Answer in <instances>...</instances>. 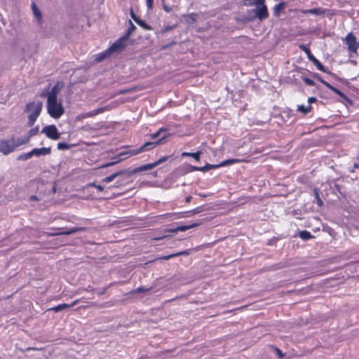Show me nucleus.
Wrapping results in <instances>:
<instances>
[{
    "mask_svg": "<svg viewBox=\"0 0 359 359\" xmlns=\"http://www.w3.org/2000/svg\"><path fill=\"white\" fill-rule=\"evenodd\" d=\"M168 129L165 128H161L158 130L151 135V138L152 140H156L158 137L161 136V138L158 140L153 141V142H147L142 147L136 149H130L126 152H121L118 154V156H122L125 154H128L129 156H135L142 151H149L150 149L154 148L157 144L161 143L164 140L167 138L168 135L166 133Z\"/></svg>",
    "mask_w": 359,
    "mask_h": 359,
    "instance_id": "obj_1",
    "label": "nucleus"
},
{
    "mask_svg": "<svg viewBox=\"0 0 359 359\" xmlns=\"http://www.w3.org/2000/svg\"><path fill=\"white\" fill-rule=\"evenodd\" d=\"M28 142V137H16L14 135L7 139H0V153H2L4 155H8L19 147Z\"/></svg>",
    "mask_w": 359,
    "mask_h": 359,
    "instance_id": "obj_2",
    "label": "nucleus"
},
{
    "mask_svg": "<svg viewBox=\"0 0 359 359\" xmlns=\"http://www.w3.org/2000/svg\"><path fill=\"white\" fill-rule=\"evenodd\" d=\"M43 107L41 101L28 102L25 107V112L29 113L27 125L29 127L34 126L39 116Z\"/></svg>",
    "mask_w": 359,
    "mask_h": 359,
    "instance_id": "obj_3",
    "label": "nucleus"
},
{
    "mask_svg": "<svg viewBox=\"0 0 359 359\" xmlns=\"http://www.w3.org/2000/svg\"><path fill=\"white\" fill-rule=\"evenodd\" d=\"M47 112L50 117L57 119L64 114L65 109L57 100H47Z\"/></svg>",
    "mask_w": 359,
    "mask_h": 359,
    "instance_id": "obj_4",
    "label": "nucleus"
},
{
    "mask_svg": "<svg viewBox=\"0 0 359 359\" xmlns=\"http://www.w3.org/2000/svg\"><path fill=\"white\" fill-rule=\"evenodd\" d=\"M299 48L306 53L309 61L312 62L316 68L323 72L332 74L329 69L323 66L320 62L311 53L310 49L305 45H300Z\"/></svg>",
    "mask_w": 359,
    "mask_h": 359,
    "instance_id": "obj_5",
    "label": "nucleus"
},
{
    "mask_svg": "<svg viewBox=\"0 0 359 359\" xmlns=\"http://www.w3.org/2000/svg\"><path fill=\"white\" fill-rule=\"evenodd\" d=\"M344 43L347 46L348 51L356 53L359 48V43L357 41L355 36L349 32L344 39Z\"/></svg>",
    "mask_w": 359,
    "mask_h": 359,
    "instance_id": "obj_6",
    "label": "nucleus"
},
{
    "mask_svg": "<svg viewBox=\"0 0 359 359\" xmlns=\"http://www.w3.org/2000/svg\"><path fill=\"white\" fill-rule=\"evenodd\" d=\"M41 133H44L47 137L53 140H57L60 137L58 130L55 125H49L43 127Z\"/></svg>",
    "mask_w": 359,
    "mask_h": 359,
    "instance_id": "obj_7",
    "label": "nucleus"
},
{
    "mask_svg": "<svg viewBox=\"0 0 359 359\" xmlns=\"http://www.w3.org/2000/svg\"><path fill=\"white\" fill-rule=\"evenodd\" d=\"M128 39L122 36L118 39L115 41L109 48H108V51H111L113 53H118L122 51L126 46V41Z\"/></svg>",
    "mask_w": 359,
    "mask_h": 359,
    "instance_id": "obj_8",
    "label": "nucleus"
},
{
    "mask_svg": "<svg viewBox=\"0 0 359 359\" xmlns=\"http://www.w3.org/2000/svg\"><path fill=\"white\" fill-rule=\"evenodd\" d=\"M116 177H121V179L118 180V182H120L123 180H129V177H128L127 169L117 171L110 175L109 176L104 177V179H102V182L109 183L112 182L114 180H115Z\"/></svg>",
    "mask_w": 359,
    "mask_h": 359,
    "instance_id": "obj_9",
    "label": "nucleus"
},
{
    "mask_svg": "<svg viewBox=\"0 0 359 359\" xmlns=\"http://www.w3.org/2000/svg\"><path fill=\"white\" fill-rule=\"evenodd\" d=\"M253 12L255 13L256 16L259 20H263L269 17L267 7L264 3H262V4H259V6H257V8L253 10Z\"/></svg>",
    "mask_w": 359,
    "mask_h": 359,
    "instance_id": "obj_10",
    "label": "nucleus"
},
{
    "mask_svg": "<svg viewBox=\"0 0 359 359\" xmlns=\"http://www.w3.org/2000/svg\"><path fill=\"white\" fill-rule=\"evenodd\" d=\"M154 167H156V164L152 163H147V164H145V165H142L141 166H139L135 169H133V170H130V169H127L128 170V177H129V179L131 177V176L134 174H136L137 172H143V171H147V170H151L153 169Z\"/></svg>",
    "mask_w": 359,
    "mask_h": 359,
    "instance_id": "obj_11",
    "label": "nucleus"
},
{
    "mask_svg": "<svg viewBox=\"0 0 359 359\" xmlns=\"http://www.w3.org/2000/svg\"><path fill=\"white\" fill-rule=\"evenodd\" d=\"M199 225L198 223H192L189 225H180L175 228L168 229L165 231L168 233H175L177 231H185L192 228L196 227Z\"/></svg>",
    "mask_w": 359,
    "mask_h": 359,
    "instance_id": "obj_12",
    "label": "nucleus"
},
{
    "mask_svg": "<svg viewBox=\"0 0 359 359\" xmlns=\"http://www.w3.org/2000/svg\"><path fill=\"white\" fill-rule=\"evenodd\" d=\"M32 156H47L50 154L51 148L50 147H41V148H34L31 150Z\"/></svg>",
    "mask_w": 359,
    "mask_h": 359,
    "instance_id": "obj_13",
    "label": "nucleus"
},
{
    "mask_svg": "<svg viewBox=\"0 0 359 359\" xmlns=\"http://www.w3.org/2000/svg\"><path fill=\"white\" fill-rule=\"evenodd\" d=\"M320 82L323 83L326 87H327L329 89H330L332 92H334L335 94L341 97V98L348 100V97L340 90L337 89V88L332 86L328 82L325 81L323 79H320Z\"/></svg>",
    "mask_w": 359,
    "mask_h": 359,
    "instance_id": "obj_14",
    "label": "nucleus"
},
{
    "mask_svg": "<svg viewBox=\"0 0 359 359\" xmlns=\"http://www.w3.org/2000/svg\"><path fill=\"white\" fill-rule=\"evenodd\" d=\"M84 228L83 227H72L68 230L66 231H60L57 232L50 233V236H60V235H70L72 233L83 231Z\"/></svg>",
    "mask_w": 359,
    "mask_h": 359,
    "instance_id": "obj_15",
    "label": "nucleus"
},
{
    "mask_svg": "<svg viewBox=\"0 0 359 359\" xmlns=\"http://www.w3.org/2000/svg\"><path fill=\"white\" fill-rule=\"evenodd\" d=\"M302 14H312L315 15H323L325 13V9L322 8H314L311 9H303L300 11Z\"/></svg>",
    "mask_w": 359,
    "mask_h": 359,
    "instance_id": "obj_16",
    "label": "nucleus"
},
{
    "mask_svg": "<svg viewBox=\"0 0 359 359\" xmlns=\"http://www.w3.org/2000/svg\"><path fill=\"white\" fill-rule=\"evenodd\" d=\"M76 302H77V301H75L71 304H65V303L61 304L55 307L49 309V310L54 311L55 312H59L64 309H69V308L72 307L73 306H74L76 304Z\"/></svg>",
    "mask_w": 359,
    "mask_h": 359,
    "instance_id": "obj_17",
    "label": "nucleus"
},
{
    "mask_svg": "<svg viewBox=\"0 0 359 359\" xmlns=\"http://www.w3.org/2000/svg\"><path fill=\"white\" fill-rule=\"evenodd\" d=\"M59 88L57 85H55L47 93V100H57V94Z\"/></svg>",
    "mask_w": 359,
    "mask_h": 359,
    "instance_id": "obj_18",
    "label": "nucleus"
},
{
    "mask_svg": "<svg viewBox=\"0 0 359 359\" xmlns=\"http://www.w3.org/2000/svg\"><path fill=\"white\" fill-rule=\"evenodd\" d=\"M240 162H241V160H240V159H238V158H229V159L223 161L222 162L219 163V168L230 165L238 163H240Z\"/></svg>",
    "mask_w": 359,
    "mask_h": 359,
    "instance_id": "obj_19",
    "label": "nucleus"
},
{
    "mask_svg": "<svg viewBox=\"0 0 359 359\" xmlns=\"http://www.w3.org/2000/svg\"><path fill=\"white\" fill-rule=\"evenodd\" d=\"M201 154H202V152L201 151H196L195 153L184 151V152L182 153L181 156L182 157H187V156H192V157L196 161H200V156H201Z\"/></svg>",
    "mask_w": 359,
    "mask_h": 359,
    "instance_id": "obj_20",
    "label": "nucleus"
},
{
    "mask_svg": "<svg viewBox=\"0 0 359 359\" xmlns=\"http://www.w3.org/2000/svg\"><path fill=\"white\" fill-rule=\"evenodd\" d=\"M134 21L139 26H140L145 30H151L153 29L149 25L147 24V22L144 20H141L140 18H137V19L134 18Z\"/></svg>",
    "mask_w": 359,
    "mask_h": 359,
    "instance_id": "obj_21",
    "label": "nucleus"
},
{
    "mask_svg": "<svg viewBox=\"0 0 359 359\" xmlns=\"http://www.w3.org/2000/svg\"><path fill=\"white\" fill-rule=\"evenodd\" d=\"M299 236L301 239H302L303 241H309V239H311L313 237V236L311 233V232H309L306 230H303V231H299Z\"/></svg>",
    "mask_w": 359,
    "mask_h": 359,
    "instance_id": "obj_22",
    "label": "nucleus"
},
{
    "mask_svg": "<svg viewBox=\"0 0 359 359\" xmlns=\"http://www.w3.org/2000/svg\"><path fill=\"white\" fill-rule=\"evenodd\" d=\"M285 3L280 2L274 6L273 14L276 16H279L280 11L285 8Z\"/></svg>",
    "mask_w": 359,
    "mask_h": 359,
    "instance_id": "obj_23",
    "label": "nucleus"
},
{
    "mask_svg": "<svg viewBox=\"0 0 359 359\" xmlns=\"http://www.w3.org/2000/svg\"><path fill=\"white\" fill-rule=\"evenodd\" d=\"M110 54H111V51H108V48L107 50H105L104 51L99 53L96 58H95V60L97 62H101L104 59H105L107 57H108Z\"/></svg>",
    "mask_w": 359,
    "mask_h": 359,
    "instance_id": "obj_24",
    "label": "nucleus"
},
{
    "mask_svg": "<svg viewBox=\"0 0 359 359\" xmlns=\"http://www.w3.org/2000/svg\"><path fill=\"white\" fill-rule=\"evenodd\" d=\"M200 171H202V172H207L211 169H216V168H219V164H210V163H206L205 165L204 166H202V167H200Z\"/></svg>",
    "mask_w": 359,
    "mask_h": 359,
    "instance_id": "obj_25",
    "label": "nucleus"
},
{
    "mask_svg": "<svg viewBox=\"0 0 359 359\" xmlns=\"http://www.w3.org/2000/svg\"><path fill=\"white\" fill-rule=\"evenodd\" d=\"M135 29L136 27L131 22V20H129V27L128 28L127 32L123 35V36L128 39L129 36L132 34V33L135 31Z\"/></svg>",
    "mask_w": 359,
    "mask_h": 359,
    "instance_id": "obj_26",
    "label": "nucleus"
},
{
    "mask_svg": "<svg viewBox=\"0 0 359 359\" xmlns=\"http://www.w3.org/2000/svg\"><path fill=\"white\" fill-rule=\"evenodd\" d=\"M32 156L31 151L27 153H22L17 157V161H27Z\"/></svg>",
    "mask_w": 359,
    "mask_h": 359,
    "instance_id": "obj_27",
    "label": "nucleus"
},
{
    "mask_svg": "<svg viewBox=\"0 0 359 359\" xmlns=\"http://www.w3.org/2000/svg\"><path fill=\"white\" fill-rule=\"evenodd\" d=\"M311 107L310 105L304 106L302 104L298 106L297 111L304 114H306L311 111Z\"/></svg>",
    "mask_w": 359,
    "mask_h": 359,
    "instance_id": "obj_28",
    "label": "nucleus"
},
{
    "mask_svg": "<svg viewBox=\"0 0 359 359\" xmlns=\"http://www.w3.org/2000/svg\"><path fill=\"white\" fill-rule=\"evenodd\" d=\"M39 130V126H36L34 128H32V129H30L28 131L27 135V136H24L23 137H28L29 140L31 137L34 136V135H36L38 133Z\"/></svg>",
    "mask_w": 359,
    "mask_h": 359,
    "instance_id": "obj_29",
    "label": "nucleus"
},
{
    "mask_svg": "<svg viewBox=\"0 0 359 359\" xmlns=\"http://www.w3.org/2000/svg\"><path fill=\"white\" fill-rule=\"evenodd\" d=\"M247 2L245 4L247 6H259V4L264 3V0H245Z\"/></svg>",
    "mask_w": 359,
    "mask_h": 359,
    "instance_id": "obj_30",
    "label": "nucleus"
},
{
    "mask_svg": "<svg viewBox=\"0 0 359 359\" xmlns=\"http://www.w3.org/2000/svg\"><path fill=\"white\" fill-rule=\"evenodd\" d=\"M32 11H33V13L34 15L38 18V20H39L41 17V11H39V9L36 7V4L34 3H32Z\"/></svg>",
    "mask_w": 359,
    "mask_h": 359,
    "instance_id": "obj_31",
    "label": "nucleus"
},
{
    "mask_svg": "<svg viewBox=\"0 0 359 359\" xmlns=\"http://www.w3.org/2000/svg\"><path fill=\"white\" fill-rule=\"evenodd\" d=\"M202 210H203L202 207H197L192 210L184 212L185 214H187V215H185L184 217H189L191 215L198 214V213L201 212Z\"/></svg>",
    "mask_w": 359,
    "mask_h": 359,
    "instance_id": "obj_32",
    "label": "nucleus"
},
{
    "mask_svg": "<svg viewBox=\"0 0 359 359\" xmlns=\"http://www.w3.org/2000/svg\"><path fill=\"white\" fill-rule=\"evenodd\" d=\"M315 194V198L316 200V203L319 207H322L323 205V202L320 198L319 193L317 189H314L313 190Z\"/></svg>",
    "mask_w": 359,
    "mask_h": 359,
    "instance_id": "obj_33",
    "label": "nucleus"
},
{
    "mask_svg": "<svg viewBox=\"0 0 359 359\" xmlns=\"http://www.w3.org/2000/svg\"><path fill=\"white\" fill-rule=\"evenodd\" d=\"M302 79L306 85L309 86H314L316 85V83L310 78L306 76H302Z\"/></svg>",
    "mask_w": 359,
    "mask_h": 359,
    "instance_id": "obj_34",
    "label": "nucleus"
},
{
    "mask_svg": "<svg viewBox=\"0 0 359 359\" xmlns=\"http://www.w3.org/2000/svg\"><path fill=\"white\" fill-rule=\"evenodd\" d=\"M70 148V145L66 142H59L57 144V149L59 150H67Z\"/></svg>",
    "mask_w": 359,
    "mask_h": 359,
    "instance_id": "obj_35",
    "label": "nucleus"
},
{
    "mask_svg": "<svg viewBox=\"0 0 359 359\" xmlns=\"http://www.w3.org/2000/svg\"><path fill=\"white\" fill-rule=\"evenodd\" d=\"M271 348L274 350V351L276 352L279 358H283L284 357L285 353H283L280 349L273 346H271Z\"/></svg>",
    "mask_w": 359,
    "mask_h": 359,
    "instance_id": "obj_36",
    "label": "nucleus"
},
{
    "mask_svg": "<svg viewBox=\"0 0 359 359\" xmlns=\"http://www.w3.org/2000/svg\"><path fill=\"white\" fill-rule=\"evenodd\" d=\"M168 158V156L161 157L158 161H155L154 163H155L156 166H157L158 165L166 161Z\"/></svg>",
    "mask_w": 359,
    "mask_h": 359,
    "instance_id": "obj_37",
    "label": "nucleus"
},
{
    "mask_svg": "<svg viewBox=\"0 0 359 359\" xmlns=\"http://www.w3.org/2000/svg\"><path fill=\"white\" fill-rule=\"evenodd\" d=\"M189 254H190V250H184V251H181V252H177V253L175 254V255H176V257L180 256V255L187 256Z\"/></svg>",
    "mask_w": 359,
    "mask_h": 359,
    "instance_id": "obj_38",
    "label": "nucleus"
},
{
    "mask_svg": "<svg viewBox=\"0 0 359 359\" xmlns=\"http://www.w3.org/2000/svg\"><path fill=\"white\" fill-rule=\"evenodd\" d=\"M149 290V288H146V287H137L136 290H135V292L136 293H139V292H148Z\"/></svg>",
    "mask_w": 359,
    "mask_h": 359,
    "instance_id": "obj_39",
    "label": "nucleus"
},
{
    "mask_svg": "<svg viewBox=\"0 0 359 359\" xmlns=\"http://www.w3.org/2000/svg\"><path fill=\"white\" fill-rule=\"evenodd\" d=\"M147 7L149 10H151L154 6V0H146Z\"/></svg>",
    "mask_w": 359,
    "mask_h": 359,
    "instance_id": "obj_40",
    "label": "nucleus"
},
{
    "mask_svg": "<svg viewBox=\"0 0 359 359\" xmlns=\"http://www.w3.org/2000/svg\"><path fill=\"white\" fill-rule=\"evenodd\" d=\"M105 110H106L105 107L97 108V109L93 110L94 111V114L95 115H97L99 114H101V113L104 112Z\"/></svg>",
    "mask_w": 359,
    "mask_h": 359,
    "instance_id": "obj_41",
    "label": "nucleus"
},
{
    "mask_svg": "<svg viewBox=\"0 0 359 359\" xmlns=\"http://www.w3.org/2000/svg\"><path fill=\"white\" fill-rule=\"evenodd\" d=\"M200 167L195 166V165H189V172H194V171H200Z\"/></svg>",
    "mask_w": 359,
    "mask_h": 359,
    "instance_id": "obj_42",
    "label": "nucleus"
},
{
    "mask_svg": "<svg viewBox=\"0 0 359 359\" xmlns=\"http://www.w3.org/2000/svg\"><path fill=\"white\" fill-rule=\"evenodd\" d=\"M175 44H176V42H175V41H172V42H170V43H167V44H165V45L162 46V48H162V49H163V50H165V49H167V48H168L171 47L172 46H173V45H175Z\"/></svg>",
    "mask_w": 359,
    "mask_h": 359,
    "instance_id": "obj_43",
    "label": "nucleus"
},
{
    "mask_svg": "<svg viewBox=\"0 0 359 359\" xmlns=\"http://www.w3.org/2000/svg\"><path fill=\"white\" fill-rule=\"evenodd\" d=\"M163 6V10L166 12V13H170L172 11V8L170 6H169L168 5H167L166 4L162 5Z\"/></svg>",
    "mask_w": 359,
    "mask_h": 359,
    "instance_id": "obj_44",
    "label": "nucleus"
},
{
    "mask_svg": "<svg viewBox=\"0 0 359 359\" xmlns=\"http://www.w3.org/2000/svg\"><path fill=\"white\" fill-rule=\"evenodd\" d=\"M317 101V99L314 97H309L308 99V103H309V105L311 106V104L313 103V102H316Z\"/></svg>",
    "mask_w": 359,
    "mask_h": 359,
    "instance_id": "obj_45",
    "label": "nucleus"
},
{
    "mask_svg": "<svg viewBox=\"0 0 359 359\" xmlns=\"http://www.w3.org/2000/svg\"><path fill=\"white\" fill-rule=\"evenodd\" d=\"M118 161H119V160H117V161H113V162H110V163L103 165L102 167L104 168V167L111 166V165H114V164H116V163H118Z\"/></svg>",
    "mask_w": 359,
    "mask_h": 359,
    "instance_id": "obj_46",
    "label": "nucleus"
},
{
    "mask_svg": "<svg viewBox=\"0 0 359 359\" xmlns=\"http://www.w3.org/2000/svg\"><path fill=\"white\" fill-rule=\"evenodd\" d=\"M176 257V255H175V254H172V255H169L163 257V259L165 260H168V259H171L172 257Z\"/></svg>",
    "mask_w": 359,
    "mask_h": 359,
    "instance_id": "obj_47",
    "label": "nucleus"
},
{
    "mask_svg": "<svg viewBox=\"0 0 359 359\" xmlns=\"http://www.w3.org/2000/svg\"><path fill=\"white\" fill-rule=\"evenodd\" d=\"M95 187L99 191H102L104 190V187L100 184L95 185Z\"/></svg>",
    "mask_w": 359,
    "mask_h": 359,
    "instance_id": "obj_48",
    "label": "nucleus"
},
{
    "mask_svg": "<svg viewBox=\"0 0 359 359\" xmlns=\"http://www.w3.org/2000/svg\"><path fill=\"white\" fill-rule=\"evenodd\" d=\"M38 200H39L38 198L36 196H34V195H32V196H30L29 197V201H38Z\"/></svg>",
    "mask_w": 359,
    "mask_h": 359,
    "instance_id": "obj_49",
    "label": "nucleus"
},
{
    "mask_svg": "<svg viewBox=\"0 0 359 359\" xmlns=\"http://www.w3.org/2000/svg\"><path fill=\"white\" fill-rule=\"evenodd\" d=\"M313 76L320 82V79H323V78L318 74V73H315L313 74Z\"/></svg>",
    "mask_w": 359,
    "mask_h": 359,
    "instance_id": "obj_50",
    "label": "nucleus"
},
{
    "mask_svg": "<svg viewBox=\"0 0 359 359\" xmlns=\"http://www.w3.org/2000/svg\"><path fill=\"white\" fill-rule=\"evenodd\" d=\"M95 116V115L94 114V111L93 110V111L87 113L86 115L85 116V117H91V116Z\"/></svg>",
    "mask_w": 359,
    "mask_h": 359,
    "instance_id": "obj_51",
    "label": "nucleus"
},
{
    "mask_svg": "<svg viewBox=\"0 0 359 359\" xmlns=\"http://www.w3.org/2000/svg\"><path fill=\"white\" fill-rule=\"evenodd\" d=\"M130 16L134 20V18L137 19L139 18V17L136 16L135 14L133 13V10L130 11Z\"/></svg>",
    "mask_w": 359,
    "mask_h": 359,
    "instance_id": "obj_52",
    "label": "nucleus"
},
{
    "mask_svg": "<svg viewBox=\"0 0 359 359\" xmlns=\"http://www.w3.org/2000/svg\"><path fill=\"white\" fill-rule=\"evenodd\" d=\"M191 198H192V197H191V196H189L186 197V198H185V202H186V203H189V202L191 201Z\"/></svg>",
    "mask_w": 359,
    "mask_h": 359,
    "instance_id": "obj_53",
    "label": "nucleus"
},
{
    "mask_svg": "<svg viewBox=\"0 0 359 359\" xmlns=\"http://www.w3.org/2000/svg\"><path fill=\"white\" fill-rule=\"evenodd\" d=\"M334 188L337 191H340V186L339 184H334Z\"/></svg>",
    "mask_w": 359,
    "mask_h": 359,
    "instance_id": "obj_54",
    "label": "nucleus"
},
{
    "mask_svg": "<svg viewBox=\"0 0 359 359\" xmlns=\"http://www.w3.org/2000/svg\"><path fill=\"white\" fill-rule=\"evenodd\" d=\"M129 91H130V90H121V91L120 92V93H121V94H123V93H126L129 92Z\"/></svg>",
    "mask_w": 359,
    "mask_h": 359,
    "instance_id": "obj_55",
    "label": "nucleus"
},
{
    "mask_svg": "<svg viewBox=\"0 0 359 359\" xmlns=\"http://www.w3.org/2000/svg\"><path fill=\"white\" fill-rule=\"evenodd\" d=\"M353 167L354 168H359V165L357 163H354Z\"/></svg>",
    "mask_w": 359,
    "mask_h": 359,
    "instance_id": "obj_56",
    "label": "nucleus"
},
{
    "mask_svg": "<svg viewBox=\"0 0 359 359\" xmlns=\"http://www.w3.org/2000/svg\"><path fill=\"white\" fill-rule=\"evenodd\" d=\"M168 237V236H163V237H161V238H156V240H160V239H162V238H167Z\"/></svg>",
    "mask_w": 359,
    "mask_h": 359,
    "instance_id": "obj_57",
    "label": "nucleus"
},
{
    "mask_svg": "<svg viewBox=\"0 0 359 359\" xmlns=\"http://www.w3.org/2000/svg\"><path fill=\"white\" fill-rule=\"evenodd\" d=\"M95 185H97L95 182L90 184V186L95 187Z\"/></svg>",
    "mask_w": 359,
    "mask_h": 359,
    "instance_id": "obj_58",
    "label": "nucleus"
},
{
    "mask_svg": "<svg viewBox=\"0 0 359 359\" xmlns=\"http://www.w3.org/2000/svg\"><path fill=\"white\" fill-rule=\"evenodd\" d=\"M161 3H162V5L165 4V0H161Z\"/></svg>",
    "mask_w": 359,
    "mask_h": 359,
    "instance_id": "obj_59",
    "label": "nucleus"
},
{
    "mask_svg": "<svg viewBox=\"0 0 359 359\" xmlns=\"http://www.w3.org/2000/svg\"><path fill=\"white\" fill-rule=\"evenodd\" d=\"M104 293V291H100V292H99V294H103Z\"/></svg>",
    "mask_w": 359,
    "mask_h": 359,
    "instance_id": "obj_60",
    "label": "nucleus"
},
{
    "mask_svg": "<svg viewBox=\"0 0 359 359\" xmlns=\"http://www.w3.org/2000/svg\"><path fill=\"white\" fill-rule=\"evenodd\" d=\"M268 245H272V242H269Z\"/></svg>",
    "mask_w": 359,
    "mask_h": 359,
    "instance_id": "obj_61",
    "label": "nucleus"
},
{
    "mask_svg": "<svg viewBox=\"0 0 359 359\" xmlns=\"http://www.w3.org/2000/svg\"><path fill=\"white\" fill-rule=\"evenodd\" d=\"M41 96H44V92L42 93Z\"/></svg>",
    "mask_w": 359,
    "mask_h": 359,
    "instance_id": "obj_62",
    "label": "nucleus"
}]
</instances>
